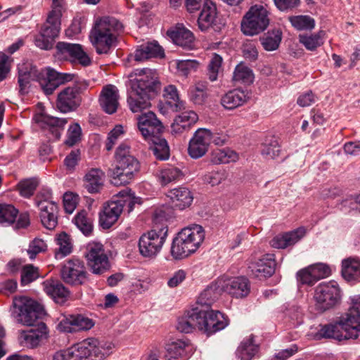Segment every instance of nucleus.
<instances>
[{
  "label": "nucleus",
  "instance_id": "nucleus-57",
  "mask_svg": "<svg viewBox=\"0 0 360 360\" xmlns=\"http://www.w3.org/2000/svg\"><path fill=\"white\" fill-rule=\"evenodd\" d=\"M228 178V173L226 170L213 171L207 173L204 176V181L212 186H217Z\"/></svg>",
  "mask_w": 360,
  "mask_h": 360
},
{
  "label": "nucleus",
  "instance_id": "nucleus-31",
  "mask_svg": "<svg viewBox=\"0 0 360 360\" xmlns=\"http://www.w3.org/2000/svg\"><path fill=\"white\" fill-rule=\"evenodd\" d=\"M306 233L303 227H300L294 231L278 234L274 236L270 241L271 247L278 249H285L295 245L300 240Z\"/></svg>",
  "mask_w": 360,
  "mask_h": 360
},
{
  "label": "nucleus",
  "instance_id": "nucleus-23",
  "mask_svg": "<svg viewBox=\"0 0 360 360\" xmlns=\"http://www.w3.org/2000/svg\"><path fill=\"white\" fill-rule=\"evenodd\" d=\"M35 120L41 129L48 131L51 134L50 139L54 140H58L60 138L65 125L68 122V118H58L45 114L38 115Z\"/></svg>",
  "mask_w": 360,
  "mask_h": 360
},
{
  "label": "nucleus",
  "instance_id": "nucleus-32",
  "mask_svg": "<svg viewBox=\"0 0 360 360\" xmlns=\"http://www.w3.org/2000/svg\"><path fill=\"white\" fill-rule=\"evenodd\" d=\"M104 172L98 168L90 169L83 178L84 187L89 193H99L103 186Z\"/></svg>",
  "mask_w": 360,
  "mask_h": 360
},
{
  "label": "nucleus",
  "instance_id": "nucleus-25",
  "mask_svg": "<svg viewBox=\"0 0 360 360\" xmlns=\"http://www.w3.org/2000/svg\"><path fill=\"white\" fill-rule=\"evenodd\" d=\"M318 335L321 338L333 339L339 342L353 339V335L345 327L341 318L335 322L320 326Z\"/></svg>",
  "mask_w": 360,
  "mask_h": 360
},
{
  "label": "nucleus",
  "instance_id": "nucleus-17",
  "mask_svg": "<svg viewBox=\"0 0 360 360\" xmlns=\"http://www.w3.org/2000/svg\"><path fill=\"white\" fill-rule=\"evenodd\" d=\"M218 285L222 292L236 298L246 297L250 291L248 279L244 276L229 277L223 276L218 278Z\"/></svg>",
  "mask_w": 360,
  "mask_h": 360
},
{
  "label": "nucleus",
  "instance_id": "nucleus-28",
  "mask_svg": "<svg viewBox=\"0 0 360 360\" xmlns=\"http://www.w3.org/2000/svg\"><path fill=\"white\" fill-rule=\"evenodd\" d=\"M165 57V51L157 41L143 43L137 46L134 58L136 61H144L150 58H162Z\"/></svg>",
  "mask_w": 360,
  "mask_h": 360
},
{
  "label": "nucleus",
  "instance_id": "nucleus-60",
  "mask_svg": "<svg viewBox=\"0 0 360 360\" xmlns=\"http://www.w3.org/2000/svg\"><path fill=\"white\" fill-rule=\"evenodd\" d=\"M340 210L345 212H360V195L356 197H349L341 202Z\"/></svg>",
  "mask_w": 360,
  "mask_h": 360
},
{
  "label": "nucleus",
  "instance_id": "nucleus-30",
  "mask_svg": "<svg viewBox=\"0 0 360 360\" xmlns=\"http://www.w3.org/2000/svg\"><path fill=\"white\" fill-rule=\"evenodd\" d=\"M117 89L113 85H107L101 91L99 103L102 110L108 114H113L119 105Z\"/></svg>",
  "mask_w": 360,
  "mask_h": 360
},
{
  "label": "nucleus",
  "instance_id": "nucleus-10",
  "mask_svg": "<svg viewBox=\"0 0 360 360\" xmlns=\"http://www.w3.org/2000/svg\"><path fill=\"white\" fill-rule=\"evenodd\" d=\"M341 299V290L335 281L319 283L314 290V300L316 309L324 312L333 308Z\"/></svg>",
  "mask_w": 360,
  "mask_h": 360
},
{
  "label": "nucleus",
  "instance_id": "nucleus-44",
  "mask_svg": "<svg viewBox=\"0 0 360 360\" xmlns=\"http://www.w3.org/2000/svg\"><path fill=\"white\" fill-rule=\"evenodd\" d=\"M189 98L194 103L202 104L207 96V85L205 82H198L191 87L189 90Z\"/></svg>",
  "mask_w": 360,
  "mask_h": 360
},
{
  "label": "nucleus",
  "instance_id": "nucleus-37",
  "mask_svg": "<svg viewBox=\"0 0 360 360\" xmlns=\"http://www.w3.org/2000/svg\"><path fill=\"white\" fill-rule=\"evenodd\" d=\"M147 141L152 143L150 149L153 151L156 159L166 160L169 158V146L166 139L162 137V134L155 135Z\"/></svg>",
  "mask_w": 360,
  "mask_h": 360
},
{
  "label": "nucleus",
  "instance_id": "nucleus-46",
  "mask_svg": "<svg viewBox=\"0 0 360 360\" xmlns=\"http://www.w3.org/2000/svg\"><path fill=\"white\" fill-rule=\"evenodd\" d=\"M323 32L322 31L312 34H300L299 41L307 50L314 51L323 44Z\"/></svg>",
  "mask_w": 360,
  "mask_h": 360
},
{
  "label": "nucleus",
  "instance_id": "nucleus-42",
  "mask_svg": "<svg viewBox=\"0 0 360 360\" xmlns=\"http://www.w3.org/2000/svg\"><path fill=\"white\" fill-rule=\"evenodd\" d=\"M56 241L59 248L55 250L56 259H61L72 252V244L70 236L65 232H62L58 234Z\"/></svg>",
  "mask_w": 360,
  "mask_h": 360
},
{
  "label": "nucleus",
  "instance_id": "nucleus-6",
  "mask_svg": "<svg viewBox=\"0 0 360 360\" xmlns=\"http://www.w3.org/2000/svg\"><path fill=\"white\" fill-rule=\"evenodd\" d=\"M12 314L15 320L27 326H34L46 316L43 305L37 301L25 296L15 297L13 301Z\"/></svg>",
  "mask_w": 360,
  "mask_h": 360
},
{
  "label": "nucleus",
  "instance_id": "nucleus-15",
  "mask_svg": "<svg viewBox=\"0 0 360 360\" xmlns=\"http://www.w3.org/2000/svg\"><path fill=\"white\" fill-rule=\"evenodd\" d=\"M201 11L198 18V26L202 32L210 30L219 32L224 26L218 15L215 2L212 0H205L201 6Z\"/></svg>",
  "mask_w": 360,
  "mask_h": 360
},
{
  "label": "nucleus",
  "instance_id": "nucleus-19",
  "mask_svg": "<svg viewBox=\"0 0 360 360\" xmlns=\"http://www.w3.org/2000/svg\"><path fill=\"white\" fill-rule=\"evenodd\" d=\"M93 319L80 314H70L60 321L58 329L64 333H73L82 330H89L94 327Z\"/></svg>",
  "mask_w": 360,
  "mask_h": 360
},
{
  "label": "nucleus",
  "instance_id": "nucleus-5",
  "mask_svg": "<svg viewBox=\"0 0 360 360\" xmlns=\"http://www.w3.org/2000/svg\"><path fill=\"white\" fill-rule=\"evenodd\" d=\"M122 30V22L114 17L105 16L97 21L91 37L96 53L108 54Z\"/></svg>",
  "mask_w": 360,
  "mask_h": 360
},
{
  "label": "nucleus",
  "instance_id": "nucleus-41",
  "mask_svg": "<svg viewBox=\"0 0 360 360\" xmlns=\"http://www.w3.org/2000/svg\"><path fill=\"white\" fill-rule=\"evenodd\" d=\"M282 39V32L279 29H274L266 32L260 41L263 48L268 51L276 50Z\"/></svg>",
  "mask_w": 360,
  "mask_h": 360
},
{
  "label": "nucleus",
  "instance_id": "nucleus-36",
  "mask_svg": "<svg viewBox=\"0 0 360 360\" xmlns=\"http://www.w3.org/2000/svg\"><path fill=\"white\" fill-rule=\"evenodd\" d=\"M259 346L255 342V337L250 335L240 342L236 350V356L240 360H252L259 353Z\"/></svg>",
  "mask_w": 360,
  "mask_h": 360
},
{
  "label": "nucleus",
  "instance_id": "nucleus-11",
  "mask_svg": "<svg viewBox=\"0 0 360 360\" xmlns=\"http://www.w3.org/2000/svg\"><path fill=\"white\" fill-rule=\"evenodd\" d=\"M88 87L85 81H75L71 86L63 89L56 100V107L63 113L75 111L81 104L80 94Z\"/></svg>",
  "mask_w": 360,
  "mask_h": 360
},
{
  "label": "nucleus",
  "instance_id": "nucleus-4",
  "mask_svg": "<svg viewBox=\"0 0 360 360\" xmlns=\"http://www.w3.org/2000/svg\"><path fill=\"white\" fill-rule=\"evenodd\" d=\"M130 149L129 145L122 143L115 150V165L110 172V182L115 186L129 184L140 170V162Z\"/></svg>",
  "mask_w": 360,
  "mask_h": 360
},
{
  "label": "nucleus",
  "instance_id": "nucleus-51",
  "mask_svg": "<svg viewBox=\"0 0 360 360\" xmlns=\"http://www.w3.org/2000/svg\"><path fill=\"white\" fill-rule=\"evenodd\" d=\"M39 185L37 178H30L20 181L17 188L21 196L24 198L31 197Z\"/></svg>",
  "mask_w": 360,
  "mask_h": 360
},
{
  "label": "nucleus",
  "instance_id": "nucleus-16",
  "mask_svg": "<svg viewBox=\"0 0 360 360\" xmlns=\"http://www.w3.org/2000/svg\"><path fill=\"white\" fill-rule=\"evenodd\" d=\"M205 238L203 229L193 224L181 229V258L195 252Z\"/></svg>",
  "mask_w": 360,
  "mask_h": 360
},
{
  "label": "nucleus",
  "instance_id": "nucleus-52",
  "mask_svg": "<svg viewBox=\"0 0 360 360\" xmlns=\"http://www.w3.org/2000/svg\"><path fill=\"white\" fill-rule=\"evenodd\" d=\"M40 274L39 269L33 264H26L21 270L20 285L25 286L36 281Z\"/></svg>",
  "mask_w": 360,
  "mask_h": 360
},
{
  "label": "nucleus",
  "instance_id": "nucleus-20",
  "mask_svg": "<svg viewBox=\"0 0 360 360\" xmlns=\"http://www.w3.org/2000/svg\"><path fill=\"white\" fill-rule=\"evenodd\" d=\"M351 307L347 312L340 318L345 323L353 339H357L360 335V295L350 297Z\"/></svg>",
  "mask_w": 360,
  "mask_h": 360
},
{
  "label": "nucleus",
  "instance_id": "nucleus-12",
  "mask_svg": "<svg viewBox=\"0 0 360 360\" xmlns=\"http://www.w3.org/2000/svg\"><path fill=\"white\" fill-rule=\"evenodd\" d=\"M84 255L92 274L102 275L110 269L109 258L101 243H89L86 246Z\"/></svg>",
  "mask_w": 360,
  "mask_h": 360
},
{
  "label": "nucleus",
  "instance_id": "nucleus-13",
  "mask_svg": "<svg viewBox=\"0 0 360 360\" xmlns=\"http://www.w3.org/2000/svg\"><path fill=\"white\" fill-rule=\"evenodd\" d=\"M88 272L84 261L76 257L65 260L61 266L60 277L72 286L84 285L88 280Z\"/></svg>",
  "mask_w": 360,
  "mask_h": 360
},
{
  "label": "nucleus",
  "instance_id": "nucleus-34",
  "mask_svg": "<svg viewBox=\"0 0 360 360\" xmlns=\"http://www.w3.org/2000/svg\"><path fill=\"white\" fill-rule=\"evenodd\" d=\"M39 208L41 222L44 227L49 230H53L58 224V205L55 202H48L46 206Z\"/></svg>",
  "mask_w": 360,
  "mask_h": 360
},
{
  "label": "nucleus",
  "instance_id": "nucleus-47",
  "mask_svg": "<svg viewBox=\"0 0 360 360\" xmlns=\"http://www.w3.org/2000/svg\"><path fill=\"white\" fill-rule=\"evenodd\" d=\"M292 26L297 30H311L315 27V20L309 15H294L288 18Z\"/></svg>",
  "mask_w": 360,
  "mask_h": 360
},
{
  "label": "nucleus",
  "instance_id": "nucleus-38",
  "mask_svg": "<svg viewBox=\"0 0 360 360\" xmlns=\"http://www.w3.org/2000/svg\"><path fill=\"white\" fill-rule=\"evenodd\" d=\"M342 275L348 281H356L360 278V261L358 259L349 257L342 262Z\"/></svg>",
  "mask_w": 360,
  "mask_h": 360
},
{
  "label": "nucleus",
  "instance_id": "nucleus-29",
  "mask_svg": "<svg viewBox=\"0 0 360 360\" xmlns=\"http://www.w3.org/2000/svg\"><path fill=\"white\" fill-rule=\"evenodd\" d=\"M276 261L273 254L264 255L257 261L252 262L249 269L252 274L257 277L271 276L275 271Z\"/></svg>",
  "mask_w": 360,
  "mask_h": 360
},
{
  "label": "nucleus",
  "instance_id": "nucleus-54",
  "mask_svg": "<svg viewBox=\"0 0 360 360\" xmlns=\"http://www.w3.org/2000/svg\"><path fill=\"white\" fill-rule=\"evenodd\" d=\"M47 250V245L42 239L35 238L30 241L27 253L29 258L32 260L34 259L39 253L44 252Z\"/></svg>",
  "mask_w": 360,
  "mask_h": 360
},
{
  "label": "nucleus",
  "instance_id": "nucleus-40",
  "mask_svg": "<svg viewBox=\"0 0 360 360\" xmlns=\"http://www.w3.org/2000/svg\"><path fill=\"white\" fill-rule=\"evenodd\" d=\"M72 222L86 236L91 235L94 229L93 220L84 210L79 211L74 217Z\"/></svg>",
  "mask_w": 360,
  "mask_h": 360
},
{
  "label": "nucleus",
  "instance_id": "nucleus-21",
  "mask_svg": "<svg viewBox=\"0 0 360 360\" xmlns=\"http://www.w3.org/2000/svg\"><path fill=\"white\" fill-rule=\"evenodd\" d=\"M138 128L145 140H148L155 135L162 134L164 127L157 118L156 115L148 111L143 113L138 118Z\"/></svg>",
  "mask_w": 360,
  "mask_h": 360
},
{
  "label": "nucleus",
  "instance_id": "nucleus-58",
  "mask_svg": "<svg viewBox=\"0 0 360 360\" xmlns=\"http://www.w3.org/2000/svg\"><path fill=\"white\" fill-rule=\"evenodd\" d=\"M180 176V170L175 167H168L161 170L159 179L162 185H167V184L176 180Z\"/></svg>",
  "mask_w": 360,
  "mask_h": 360
},
{
  "label": "nucleus",
  "instance_id": "nucleus-33",
  "mask_svg": "<svg viewBox=\"0 0 360 360\" xmlns=\"http://www.w3.org/2000/svg\"><path fill=\"white\" fill-rule=\"evenodd\" d=\"M222 292L218 285V279L209 285L199 295L196 304L199 309H210L211 305L216 301L220 292Z\"/></svg>",
  "mask_w": 360,
  "mask_h": 360
},
{
  "label": "nucleus",
  "instance_id": "nucleus-18",
  "mask_svg": "<svg viewBox=\"0 0 360 360\" xmlns=\"http://www.w3.org/2000/svg\"><path fill=\"white\" fill-rule=\"evenodd\" d=\"M56 56L59 59L77 61L83 66H87L91 63L89 57L81 44L59 41L56 44Z\"/></svg>",
  "mask_w": 360,
  "mask_h": 360
},
{
  "label": "nucleus",
  "instance_id": "nucleus-9",
  "mask_svg": "<svg viewBox=\"0 0 360 360\" xmlns=\"http://www.w3.org/2000/svg\"><path fill=\"white\" fill-rule=\"evenodd\" d=\"M61 16L62 12L60 9H52L49 12L39 33L34 37V42L37 47L46 51L53 49L60 33Z\"/></svg>",
  "mask_w": 360,
  "mask_h": 360
},
{
  "label": "nucleus",
  "instance_id": "nucleus-22",
  "mask_svg": "<svg viewBox=\"0 0 360 360\" xmlns=\"http://www.w3.org/2000/svg\"><path fill=\"white\" fill-rule=\"evenodd\" d=\"M210 130L205 128H200L195 132L188 148V154L191 158L197 159L206 153L210 146Z\"/></svg>",
  "mask_w": 360,
  "mask_h": 360
},
{
  "label": "nucleus",
  "instance_id": "nucleus-49",
  "mask_svg": "<svg viewBox=\"0 0 360 360\" xmlns=\"http://www.w3.org/2000/svg\"><path fill=\"white\" fill-rule=\"evenodd\" d=\"M281 153V148L278 141L271 137L266 139L262 145V154L267 159H275Z\"/></svg>",
  "mask_w": 360,
  "mask_h": 360
},
{
  "label": "nucleus",
  "instance_id": "nucleus-62",
  "mask_svg": "<svg viewBox=\"0 0 360 360\" xmlns=\"http://www.w3.org/2000/svg\"><path fill=\"white\" fill-rule=\"evenodd\" d=\"M195 47V37L192 32L181 25V49H193Z\"/></svg>",
  "mask_w": 360,
  "mask_h": 360
},
{
  "label": "nucleus",
  "instance_id": "nucleus-39",
  "mask_svg": "<svg viewBox=\"0 0 360 360\" xmlns=\"http://www.w3.org/2000/svg\"><path fill=\"white\" fill-rule=\"evenodd\" d=\"M239 159L238 154L234 150L225 148L223 149H216L211 153V162L214 164H229L235 162Z\"/></svg>",
  "mask_w": 360,
  "mask_h": 360
},
{
  "label": "nucleus",
  "instance_id": "nucleus-14",
  "mask_svg": "<svg viewBox=\"0 0 360 360\" xmlns=\"http://www.w3.org/2000/svg\"><path fill=\"white\" fill-rule=\"evenodd\" d=\"M198 329L203 331L207 335H212L223 330L229 325V319L224 314L219 311L199 309Z\"/></svg>",
  "mask_w": 360,
  "mask_h": 360
},
{
  "label": "nucleus",
  "instance_id": "nucleus-59",
  "mask_svg": "<svg viewBox=\"0 0 360 360\" xmlns=\"http://www.w3.org/2000/svg\"><path fill=\"white\" fill-rule=\"evenodd\" d=\"M81 160V150L79 148L73 149L65 157L64 160V165L69 172H73L76 166Z\"/></svg>",
  "mask_w": 360,
  "mask_h": 360
},
{
  "label": "nucleus",
  "instance_id": "nucleus-45",
  "mask_svg": "<svg viewBox=\"0 0 360 360\" xmlns=\"http://www.w3.org/2000/svg\"><path fill=\"white\" fill-rule=\"evenodd\" d=\"M197 311L198 307H196L184 313V316L181 318V333H189L193 332L195 327L198 328L199 321Z\"/></svg>",
  "mask_w": 360,
  "mask_h": 360
},
{
  "label": "nucleus",
  "instance_id": "nucleus-64",
  "mask_svg": "<svg viewBox=\"0 0 360 360\" xmlns=\"http://www.w3.org/2000/svg\"><path fill=\"white\" fill-rule=\"evenodd\" d=\"M198 120V115L193 110H181V129H188Z\"/></svg>",
  "mask_w": 360,
  "mask_h": 360
},
{
  "label": "nucleus",
  "instance_id": "nucleus-24",
  "mask_svg": "<svg viewBox=\"0 0 360 360\" xmlns=\"http://www.w3.org/2000/svg\"><path fill=\"white\" fill-rule=\"evenodd\" d=\"M33 328L22 331L20 335V343L30 348H34L46 340L49 337V329L44 322H39Z\"/></svg>",
  "mask_w": 360,
  "mask_h": 360
},
{
  "label": "nucleus",
  "instance_id": "nucleus-2",
  "mask_svg": "<svg viewBox=\"0 0 360 360\" xmlns=\"http://www.w3.org/2000/svg\"><path fill=\"white\" fill-rule=\"evenodd\" d=\"M135 78L130 79L131 91L127 103L133 112H141L150 106V100L160 91L161 84L155 72L148 69L134 70Z\"/></svg>",
  "mask_w": 360,
  "mask_h": 360
},
{
  "label": "nucleus",
  "instance_id": "nucleus-35",
  "mask_svg": "<svg viewBox=\"0 0 360 360\" xmlns=\"http://www.w3.org/2000/svg\"><path fill=\"white\" fill-rule=\"evenodd\" d=\"M249 98L248 93L240 89L229 91L221 99V105L228 110L243 105Z\"/></svg>",
  "mask_w": 360,
  "mask_h": 360
},
{
  "label": "nucleus",
  "instance_id": "nucleus-56",
  "mask_svg": "<svg viewBox=\"0 0 360 360\" xmlns=\"http://www.w3.org/2000/svg\"><path fill=\"white\" fill-rule=\"evenodd\" d=\"M222 58L217 53H214L208 65V77L210 81L217 80L218 74L221 68Z\"/></svg>",
  "mask_w": 360,
  "mask_h": 360
},
{
  "label": "nucleus",
  "instance_id": "nucleus-7",
  "mask_svg": "<svg viewBox=\"0 0 360 360\" xmlns=\"http://www.w3.org/2000/svg\"><path fill=\"white\" fill-rule=\"evenodd\" d=\"M98 345L96 339H86L67 349L56 352L52 360H103L107 353Z\"/></svg>",
  "mask_w": 360,
  "mask_h": 360
},
{
  "label": "nucleus",
  "instance_id": "nucleus-3",
  "mask_svg": "<svg viewBox=\"0 0 360 360\" xmlns=\"http://www.w3.org/2000/svg\"><path fill=\"white\" fill-rule=\"evenodd\" d=\"M169 215L163 209L156 210L153 218V229L141 236L139 241L140 253L145 257H155L161 250L167 236Z\"/></svg>",
  "mask_w": 360,
  "mask_h": 360
},
{
  "label": "nucleus",
  "instance_id": "nucleus-1",
  "mask_svg": "<svg viewBox=\"0 0 360 360\" xmlns=\"http://www.w3.org/2000/svg\"><path fill=\"white\" fill-rule=\"evenodd\" d=\"M75 75L59 72L51 68L39 70L31 63L18 67L19 92L24 95L28 93L31 81L39 82L46 95H51L60 85L75 79Z\"/></svg>",
  "mask_w": 360,
  "mask_h": 360
},
{
  "label": "nucleus",
  "instance_id": "nucleus-26",
  "mask_svg": "<svg viewBox=\"0 0 360 360\" xmlns=\"http://www.w3.org/2000/svg\"><path fill=\"white\" fill-rule=\"evenodd\" d=\"M45 293L51 298L55 303L63 305L69 299L70 292L60 281L58 279H47L42 283Z\"/></svg>",
  "mask_w": 360,
  "mask_h": 360
},
{
  "label": "nucleus",
  "instance_id": "nucleus-48",
  "mask_svg": "<svg viewBox=\"0 0 360 360\" xmlns=\"http://www.w3.org/2000/svg\"><path fill=\"white\" fill-rule=\"evenodd\" d=\"M18 210L13 205L0 203V224H12L18 215Z\"/></svg>",
  "mask_w": 360,
  "mask_h": 360
},
{
  "label": "nucleus",
  "instance_id": "nucleus-55",
  "mask_svg": "<svg viewBox=\"0 0 360 360\" xmlns=\"http://www.w3.org/2000/svg\"><path fill=\"white\" fill-rule=\"evenodd\" d=\"M82 129L78 123L71 124L67 131V139L65 144L72 147L81 141Z\"/></svg>",
  "mask_w": 360,
  "mask_h": 360
},
{
  "label": "nucleus",
  "instance_id": "nucleus-8",
  "mask_svg": "<svg viewBox=\"0 0 360 360\" xmlns=\"http://www.w3.org/2000/svg\"><path fill=\"white\" fill-rule=\"evenodd\" d=\"M269 15L266 5L257 4L251 6L241 19V32L250 37L263 32L269 25Z\"/></svg>",
  "mask_w": 360,
  "mask_h": 360
},
{
  "label": "nucleus",
  "instance_id": "nucleus-61",
  "mask_svg": "<svg viewBox=\"0 0 360 360\" xmlns=\"http://www.w3.org/2000/svg\"><path fill=\"white\" fill-rule=\"evenodd\" d=\"M297 282L302 285H313L316 282L309 266L297 273Z\"/></svg>",
  "mask_w": 360,
  "mask_h": 360
},
{
  "label": "nucleus",
  "instance_id": "nucleus-50",
  "mask_svg": "<svg viewBox=\"0 0 360 360\" xmlns=\"http://www.w3.org/2000/svg\"><path fill=\"white\" fill-rule=\"evenodd\" d=\"M119 202H123V207H127L128 212L133 211L136 204L141 205L142 203L141 198L136 197L131 189L127 191H122L119 193Z\"/></svg>",
  "mask_w": 360,
  "mask_h": 360
},
{
  "label": "nucleus",
  "instance_id": "nucleus-63",
  "mask_svg": "<svg viewBox=\"0 0 360 360\" xmlns=\"http://www.w3.org/2000/svg\"><path fill=\"white\" fill-rule=\"evenodd\" d=\"M314 278L317 281L328 276L330 274V268L324 264H316L309 266Z\"/></svg>",
  "mask_w": 360,
  "mask_h": 360
},
{
  "label": "nucleus",
  "instance_id": "nucleus-53",
  "mask_svg": "<svg viewBox=\"0 0 360 360\" xmlns=\"http://www.w3.org/2000/svg\"><path fill=\"white\" fill-rule=\"evenodd\" d=\"M233 79L235 82L250 84L253 82L252 71L243 64H239L235 68Z\"/></svg>",
  "mask_w": 360,
  "mask_h": 360
},
{
  "label": "nucleus",
  "instance_id": "nucleus-27",
  "mask_svg": "<svg viewBox=\"0 0 360 360\" xmlns=\"http://www.w3.org/2000/svg\"><path fill=\"white\" fill-rule=\"evenodd\" d=\"M123 211V202L118 200L108 202L99 214V224L104 229H110L118 219Z\"/></svg>",
  "mask_w": 360,
  "mask_h": 360
},
{
  "label": "nucleus",
  "instance_id": "nucleus-43",
  "mask_svg": "<svg viewBox=\"0 0 360 360\" xmlns=\"http://www.w3.org/2000/svg\"><path fill=\"white\" fill-rule=\"evenodd\" d=\"M163 96L167 109L174 112L179 110V97L177 88L174 85H168L164 89Z\"/></svg>",
  "mask_w": 360,
  "mask_h": 360
}]
</instances>
